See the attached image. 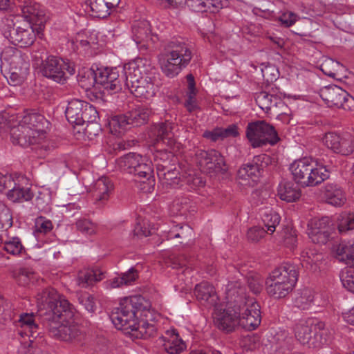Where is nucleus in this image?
<instances>
[{
  "label": "nucleus",
  "mask_w": 354,
  "mask_h": 354,
  "mask_svg": "<svg viewBox=\"0 0 354 354\" xmlns=\"http://www.w3.org/2000/svg\"><path fill=\"white\" fill-rule=\"evenodd\" d=\"M50 122L41 113L26 110L17 115L9 112L0 113V129H10V138L14 145L30 147L38 158H44L50 150L46 140Z\"/></svg>",
  "instance_id": "1"
},
{
  "label": "nucleus",
  "mask_w": 354,
  "mask_h": 354,
  "mask_svg": "<svg viewBox=\"0 0 354 354\" xmlns=\"http://www.w3.org/2000/svg\"><path fill=\"white\" fill-rule=\"evenodd\" d=\"M38 306L46 310L48 320L45 324L49 335L66 342L81 341L84 334L82 327L71 320L73 308L68 300L53 288H48L37 297Z\"/></svg>",
  "instance_id": "2"
},
{
  "label": "nucleus",
  "mask_w": 354,
  "mask_h": 354,
  "mask_svg": "<svg viewBox=\"0 0 354 354\" xmlns=\"http://www.w3.org/2000/svg\"><path fill=\"white\" fill-rule=\"evenodd\" d=\"M149 308V302L140 295L126 297L112 311L110 318L118 330L136 338L147 339L156 334V327L144 320L138 322V317Z\"/></svg>",
  "instance_id": "3"
},
{
  "label": "nucleus",
  "mask_w": 354,
  "mask_h": 354,
  "mask_svg": "<svg viewBox=\"0 0 354 354\" xmlns=\"http://www.w3.org/2000/svg\"><path fill=\"white\" fill-rule=\"evenodd\" d=\"M150 68L149 62L142 57L124 65L125 86L136 97L150 100L155 96L158 87L155 86V77L147 73Z\"/></svg>",
  "instance_id": "4"
},
{
  "label": "nucleus",
  "mask_w": 354,
  "mask_h": 354,
  "mask_svg": "<svg viewBox=\"0 0 354 354\" xmlns=\"http://www.w3.org/2000/svg\"><path fill=\"white\" fill-rule=\"evenodd\" d=\"M226 308L216 313V324L220 330L231 333L240 324V315L246 304L245 288L239 281H230L225 287Z\"/></svg>",
  "instance_id": "5"
},
{
  "label": "nucleus",
  "mask_w": 354,
  "mask_h": 354,
  "mask_svg": "<svg viewBox=\"0 0 354 354\" xmlns=\"http://www.w3.org/2000/svg\"><path fill=\"white\" fill-rule=\"evenodd\" d=\"M193 51L189 44L182 38H172L167 41L158 55L162 73L169 78L178 75L191 62Z\"/></svg>",
  "instance_id": "6"
},
{
  "label": "nucleus",
  "mask_w": 354,
  "mask_h": 354,
  "mask_svg": "<svg viewBox=\"0 0 354 354\" xmlns=\"http://www.w3.org/2000/svg\"><path fill=\"white\" fill-rule=\"evenodd\" d=\"M298 271L294 264L284 263L270 273L266 280L268 294L276 299L283 298L294 288Z\"/></svg>",
  "instance_id": "7"
},
{
  "label": "nucleus",
  "mask_w": 354,
  "mask_h": 354,
  "mask_svg": "<svg viewBox=\"0 0 354 354\" xmlns=\"http://www.w3.org/2000/svg\"><path fill=\"white\" fill-rule=\"evenodd\" d=\"M320 80L316 77L311 82V104L313 99L315 104H318L319 100H322L328 106H336L344 110L350 111L354 109V98L345 90L336 85L324 86L319 88Z\"/></svg>",
  "instance_id": "8"
},
{
  "label": "nucleus",
  "mask_w": 354,
  "mask_h": 354,
  "mask_svg": "<svg viewBox=\"0 0 354 354\" xmlns=\"http://www.w3.org/2000/svg\"><path fill=\"white\" fill-rule=\"evenodd\" d=\"M116 165L121 171L133 174L140 179V182L147 183V191L153 187L155 180L153 164L147 157L129 153L118 158Z\"/></svg>",
  "instance_id": "9"
},
{
  "label": "nucleus",
  "mask_w": 354,
  "mask_h": 354,
  "mask_svg": "<svg viewBox=\"0 0 354 354\" xmlns=\"http://www.w3.org/2000/svg\"><path fill=\"white\" fill-rule=\"evenodd\" d=\"M1 66L8 67L6 76L10 85L20 84L28 74L30 64L28 57L14 47H6L1 53Z\"/></svg>",
  "instance_id": "10"
},
{
  "label": "nucleus",
  "mask_w": 354,
  "mask_h": 354,
  "mask_svg": "<svg viewBox=\"0 0 354 354\" xmlns=\"http://www.w3.org/2000/svg\"><path fill=\"white\" fill-rule=\"evenodd\" d=\"M246 137L253 148L268 144L274 145L279 140L274 127L264 120L250 122L246 128Z\"/></svg>",
  "instance_id": "11"
},
{
  "label": "nucleus",
  "mask_w": 354,
  "mask_h": 354,
  "mask_svg": "<svg viewBox=\"0 0 354 354\" xmlns=\"http://www.w3.org/2000/svg\"><path fill=\"white\" fill-rule=\"evenodd\" d=\"M37 27L31 24L16 26L12 21L6 25L3 30V35L15 46L20 48H27L33 44L36 37H40L37 31Z\"/></svg>",
  "instance_id": "12"
},
{
  "label": "nucleus",
  "mask_w": 354,
  "mask_h": 354,
  "mask_svg": "<svg viewBox=\"0 0 354 354\" xmlns=\"http://www.w3.org/2000/svg\"><path fill=\"white\" fill-rule=\"evenodd\" d=\"M75 71L74 67L68 62L53 55L48 56L42 64L43 75L59 84H64L66 81V72L72 75Z\"/></svg>",
  "instance_id": "13"
},
{
  "label": "nucleus",
  "mask_w": 354,
  "mask_h": 354,
  "mask_svg": "<svg viewBox=\"0 0 354 354\" xmlns=\"http://www.w3.org/2000/svg\"><path fill=\"white\" fill-rule=\"evenodd\" d=\"M124 72L123 68H99L93 72V80L97 84H100L108 92L116 93L122 89V79L120 72Z\"/></svg>",
  "instance_id": "14"
},
{
  "label": "nucleus",
  "mask_w": 354,
  "mask_h": 354,
  "mask_svg": "<svg viewBox=\"0 0 354 354\" xmlns=\"http://www.w3.org/2000/svg\"><path fill=\"white\" fill-rule=\"evenodd\" d=\"M114 185L107 177L98 178L93 185L91 196L93 204L97 209L105 207L113 195Z\"/></svg>",
  "instance_id": "15"
},
{
  "label": "nucleus",
  "mask_w": 354,
  "mask_h": 354,
  "mask_svg": "<svg viewBox=\"0 0 354 354\" xmlns=\"http://www.w3.org/2000/svg\"><path fill=\"white\" fill-rule=\"evenodd\" d=\"M272 162L270 156L262 153L255 156L252 160L243 165L238 171L239 178L246 180L251 178L252 181L256 182L262 175L263 169L267 167Z\"/></svg>",
  "instance_id": "16"
},
{
  "label": "nucleus",
  "mask_w": 354,
  "mask_h": 354,
  "mask_svg": "<svg viewBox=\"0 0 354 354\" xmlns=\"http://www.w3.org/2000/svg\"><path fill=\"white\" fill-rule=\"evenodd\" d=\"M132 34L133 39L140 51L150 48L158 40V36L151 33L149 24L146 21L135 23L132 26Z\"/></svg>",
  "instance_id": "17"
},
{
  "label": "nucleus",
  "mask_w": 354,
  "mask_h": 354,
  "mask_svg": "<svg viewBox=\"0 0 354 354\" xmlns=\"http://www.w3.org/2000/svg\"><path fill=\"white\" fill-rule=\"evenodd\" d=\"M245 301V306L242 308V310L245 309L244 313L241 312L240 315V325L247 330H253L261 322L260 306L253 299L247 297Z\"/></svg>",
  "instance_id": "18"
},
{
  "label": "nucleus",
  "mask_w": 354,
  "mask_h": 354,
  "mask_svg": "<svg viewBox=\"0 0 354 354\" xmlns=\"http://www.w3.org/2000/svg\"><path fill=\"white\" fill-rule=\"evenodd\" d=\"M21 17L27 22L37 26V33L42 32L46 21L45 13L41 6L36 2L25 1L21 6Z\"/></svg>",
  "instance_id": "19"
},
{
  "label": "nucleus",
  "mask_w": 354,
  "mask_h": 354,
  "mask_svg": "<svg viewBox=\"0 0 354 354\" xmlns=\"http://www.w3.org/2000/svg\"><path fill=\"white\" fill-rule=\"evenodd\" d=\"M196 158L199 164L209 172H218L225 170V162L221 153L215 150H198Z\"/></svg>",
  "instance_id": "20"
},
{
  "label": "nucleus",
  "mask_w": 354,
  "mask_h": 354,
  "mask_svg": "<svg viewBox=\"0 0 354 354\" xmlns=\"http://www.w3.org/2000/svg\"><path fill=\"white\" fill-rule=\"evenodd\" d=\"M17 333L21 337L36 338L41 337L39 326L34 313H23L15 322Z\"/></svg>",
  "instance_id": "21"
},
{
  "label": "nucleus",
  "mask_w": 354,
  "mask_h": 354,
  "mask_svg": "<svg viewBox=\"0 0 354 354\" xmlns=\"http://www.w3.org/2000/svg\"><path fill=\"white\" fill-rule=\"evenodd\" d=\"M290 170L295 180L302 187H307L310 183V158L304 157L295 160L290 165Z\"/></svg>",
  "instance_id": "22"
},
{
  "label": "nucleus",
  "mask_w": 354,
  "mask_h": 354,
  "mask_svg": "<svg viewBox=\"0 0 354 354\" xmlns=\"http://www.w3.org/2000/svg\"><path fill=\"white\" fill-rule=\"evenodd\" d=\"M331 223L328 216L311 219V241L324 244L329 237L328 225Z\"/></svg>",
  "instance_id": "23"
},
{
  "label": "nucleus",
  "mask_w": 354,
  "mask_h": 354,
  "mask_svg": "<svg viewBox=\"0 0 354 354\" xmlns=\"http://www.w3.org/2000/svg\"><path fill=\"white\" fill-rule=\"evenodd\" d=\"M157 175L163 185L171 187L183 186V180L180 177L179 171L176 167L167 166L162 164H157Z\"/></svg>",
  "instance_id": "24"
},
{
  "label": "nucleus",
  "mask_w": 354,
  "mask_h": 354,
  "mask_svg": "<svg viewBox=\"0 0 354 354\" xmlns=\"http://www.w3.org/2000/svg\"><path fill=\"white\" fill-rule=\"evenodd\" d=\"M314 330L313 344L315 348H322L329 344L332 339V334L325 324L315 317H311V331Z\"/></svg>",
  "instance_id": "25"
},
{
  "label": "nucleus",
  "mask_w": 354,
  "mask_h": 354,
  "mask_svg": "<svg viewBox=\"0 0 354 354\" xmlns=\"http://www.w3.org/2000/svg\"><path fill=\"white\" fill-rule=\"evenodd\" d=\"M321 192V200L335 207H341L346 201L345 192L337 184H327Z\"/></svg>",
  "instance_id": "26"
},
{
  "label": "nucleus",
  "mask_w": 354,
  "mask_h": 354,
  "mask_svg": "<svg viewBox=\"0 0 354 354\" xmlns=\"http://www.w3.org/2000/svg\"><path fill=\"white\" fill-rule=\"evenodd\" d=\"M194 295L198 301L207 306L217 304L218 298L214 287L206 281H203L195 286Z\"/></svg>",
  "instance_id": "27"
},
{
  "label": "nucleus",
  "mask_w": 354,
  "mask_h": 354,
  "mask_svg": "<svg viewBox=\"0 0 354 354\" xmlns=\"http://www.w3.org/2000/svg\"><path fill=\"white\" fill-rule=\"evenodd\" d=\"M322 62L319 65V69L326 75L341 80L346 77V68L339 62L329 57H322Z\"/></svg>",
  "instance_id": "28"
},
{
  "label": "nucleus",
  "mask_w": 354,
  "mask_h": 354,
  "mask_svg": "<svg viewBox=\"0 0 354 354\" xmlns=\"http://www.w3.org/2000/svg\"><path fill=\"white\" fill-rule=\"evenodd\" d=\"M185 4L196 12L216 13L223 6L222 0H185Z\"/></svg>",
  "instance_id": "29"
},
{
  "label": "nucleus",
  "mask_w": 354,
  "mask_h": 354,
  "mask_svg": "<svg viewBox=\"0 0 354 354\" xmlns=\"http://www.w3.org/2000/svg\"><path fill=\"white\" fill-rule=\"evenodd\" d=\"M174 122L165 120V122L155 124L152 129V133L156 137L157 141H162L168 145H171L174 143Z\"/></svg>",
  "instance_id": "30"
},
{
  "label": "nucleus",
  "mask_w": 354,
  "mask_h": 354,
  "mask_svg": "<svg viewBox=\"0 0 354 354\" xmlns=\"http://www.w3.org/2000/svg\"><path fill=\"white\" fill-rule=\"evenodd\" d=\"M1 250L15 257H21L26 254V249L21 239L17 236H7L1 241Z\"/></svg>",
  "instance_id": "31"
},
{
  "label": "nucleus",
  "mask_w": 354,
  "mask_h": 354,
  "mask_svg": "<svg viewBox=\"0 0 354 354\" xmlns=\"http://www.w3.org/2000/svg\"><path fill=\"white\" fill-rule=\"evenodd\" d=\"M84 101L74 99L70 101L66 109L65 114L68 121L75 125H82V113Z\"/></svg>",
  "instance_id": "32"
},
{
  "label": "nucleus",
  "mask_w": 354,
  "mask_h": 354,
  "mask_svg": "<svg viewBox=\"0 0 354 354\" xmlns=\"http://www.w3.org/2000/svg\"><path fill=\"white\" fill-rule=\"evenodd\" d=\"M105 277L106 272L101 269L86 270L79 272L77 282L82 288H87L93 286L96 282L102 281Z\"/></svg>",
  "instance_id": "33"
},
{
  "label": "nucleus",
  "mask_w": 354,
  "mask_h": 354,
  "mask_svg": "<svg viewBox=\"0 0 354 354\" xmlns=\"http://www.w3.org/2000/svg\"><path fill=\"white\" fill-rule=\"evenodd\" d=\"M99 118L98 112L95 107L92 104L84 101V110L82 113L83 124L88 123L85 128V131L87 134H91L92 132L90 129L93 126L96 129V132L93 133L97 135L100 131V127L97 122Z\"/></svg>",
  "instance_id": "34"
},
{
  "label": "nucleus",
  "mask_w": 354,
  "mask_h": 354,
  "mask_svg": "<svg viewBox=\"0 0 354 354\" xmlns=\"http://www.w3.org/2000/svg\"><path fill=\"white\" fill-rule=\"evenodd\" d=\"M9 200L15 203H22L30 201L34 194L29 187H25L14 180V185L6 193Z\"/></svg>",
  "instance_id": "35"
},
{
  "label": "nucleus",
  "mask_w": 354,
  "mask_h": 354,
  "mask_svg": "<svg viewBox=\"0 0 354 354\" xmlns=\"http://www.w3.org/2000/svg\"><path fill=\"white\" fill-rule=\"evenodd\" d=\"M151 113V111L148 107L138 105L129 111L126 114L130 126L138 127L147 122Z\"/></svg>",
  "instance_id": "36"
},
{
  "label": "nucleus",
  "mask_w": 354,
  "mask_h": 354,
  "mask_svg": "<svg viewBox=\"0 0 354 354\" xmlns=\"http://www.w3.org/2000/svg\"><path fill=\"white\" fill-rule=\"evenodd\" d=\"M162 339L164 348L169 354H179L185 348L184 342L174 330L167 331Z\"/></svg>",
  "instance_id": "37"
},
{
  "label": "nucleus",
  "mask_w": 354,
  "mask_h": 354,
  "mask_svg": "<svg viewBox=\"0 0 354 354\" xmlns=\"http://www.w3.org/2000/svg\"><path fill=\"white\" fill-rule=\"evenodd\" d=\"M277 191L280 199L288 203L294 202L301 196V192L298 186L290 181L281 182L279 185Z\"/></svg>",
  "instance_id": "38"
},
{
  "label": "nucleus",
  "mask_w": 354,
  "mask_h": 354,
  "mask_svg": "<svg viewBox=\"0 0 354 354\" xmlns=\"http://www.w3.org/2000/svg\"><path fill=\"white\" fill-rule=\"evenodd\" d=\"M333 251L339 261L344 262L348 266H354V243L348 245L342 242L334 245Z\"/></svg>",
  "instance_id": "39"
},
{
  "label": "nucleus",
  "mask_w": 354,
  "mask_h": 354,
  "mask_svg": "<svg viewBox=\"0 0 354 354\" xmlns=\"http://www.w3.org/2000/svg\"><path fill=\"white\" fill-rule=\"evenodd\" d=\"M107 124L112 134L119 136L130 126L127 114L114 115L108 118Z\"/></svg>",
  "instance_id": "40"
},
{
  "label": "nucleus",
  "mask_w": 354,
  "mask_h": 354,
  "mask_svg": "<svg viewBox=\"0 0 354 354\" xmlns=\"http://www.w3.org/2000/svg\"><path fill=\"white\" fill-rule=\"evenodd\" d=\"M329 178V171L317 159L311 157V186L317 185Z\"/></svg>",
  "instance_id": "41"
},
{
  "label": "nucleus",
  "mask_w": 354,
  "mask_h": 354,
  "mask_svg": "<svg viewBox=\"0 0 354 354\" xmlns=\"http://www.w3.org/2000/svg\"><path fill=\"white\" fill-rule=\"evenodd\" d=\"M255 101L259 108L268 113L272 107H276L280 100L277 96L262 91L256 94Z\"/></svg>",
  "instance_id": "42"
},
{
  "label": "nucleus",
  "mask_w": 354,
  "mask_h": 354,
  "mask_svg": "<svg viewBox=\"0 0 354 354\" xmlns=\"http://www.w3.org/2000/svg\"><path fill=\"white\" fill-rule=\"evenodd\" d=\"M262 222L267 233L272 234L279 225L281 218L278 213L271 209H266L261 214Z\"/></svg>",
  "instance_id": "43"
},
{
  "label": "nucleus",
  "mask_w": 354,
  "mask_h": 354,
  "mask_svg": "<svg viewBox=\"0 0 354 354\" xmlns=\"http://www.w3.org/2000/svg\"><path fill=\"white\" fill-rule=\"evenodd\" d=\"M171 208L174 213L182 215L194 210L192 200L185 195L177 196L172 202Z\"/></svg>",
  "instance_id": "44"
},
{
  "label": "nucleus",
  "mask_w": 354,
  "mask_h": 354,
  "mask_svg": "<svg viewBox=\"0 0 354 354\" xmlns=\"http://www.w3.org/2000/svg\"><path fill=\"white\" fill-rule=\"evenodd\" d=\"M337 228L341 234L354 230V213H341L337 218Z\"/></svg>",
  "instance_id": "45"
},
{
  "label": "nucleus",
  "mask_w": 354,
  "mask_h": 354,
  "mask_svg": "<svg viewBox=\"0 0 354 354\" xmlns=\"http://www.w3.org/2000/svg\"><path fill=\"white\" fill-rule=\"evenodd\" d=\"M18 348L19 354H35V348L43 341V337L36 338L22 337Z\"/></svg>",
  "instance_id": "46"
},
{
  "label": "nucleus",
  "mask_w": 354,
  "mask_h": 354,
  "mask_svg": "<svg viewBox=\"0 0 354 354\" xmlns=\"http://www.w3.org/2000/svg\"><path fill=\"white\" fill-rule=\"evenodd\" d=\"M93 15L95 17L104 18L110 15L109 7L104 0H89Z\"/></svg>",
  "instance_id": "47"
},
{
  "label": "nucleus",
  "mask_w": 354,
  "mask_h": 354,
  "mask_svg": "<svg viewBox=\"0 0 354 354\" xmlns=\"http://www.w3.org/2000/svg\"><path fill=\"white\" fill-rule=\"evenodd\" d=\"M75 226L80 232L86 236L95 234L97 229L96 223L85 218L78 219L75 223Z\"/></svg>",
  "instance_id": "48"
},
{
  "label": "nucleus",
  "mask_w": 354,
  "mask_h": 354,
  "mask_svg": "<svg viewBox=\"0 0 354 354\" xmlns=\"http://www.w3.org/2000/svg\"><path fill=\"white\" fill-rule=\"evenodd\" d=\"M337 148L336 153H339L344 156H348L352 153L354 151L353 138L348 134L340 137V142Z\"/></svg>",
  "instance_id": "49"
},
{
  "label": "nucleus",
  "mask_w": 354,
  "mask_h": 354,
  "mask_svg": "<svg viewBox=\"0 0 354 354\" xmlns=\"http://www.w3.org/2000/svg\"><path fill=\"white\" fill-rule=\"evenodd\" d=\"M12 211L3 203L0 205V228L8 229L12 226Z\"/></svg>",
  "instance_id": "50"
},
{
  "label": "nucleus",
  "mask_w": 354,
  "mask_h": 354,
  "mask_svg": "<svg viewBox=\"0 0 354 354\" xmlns=\"http://www.w3.org/2000/svg\"><path fill=\"white\" fill-rule=\"evenodd\" d=\"M295 337L301 344H308L310 342V329L308 328L307 321L301 322L297 325Z\"/></svg>",
  "instance_id": "51"
},
{
  "label": "nucleus",
  "mask_w": 354,
  "mask_h": 354,
  "mask_svg": "<svg viewBox=\"0 0 354 354\" xmlns=\"http://www.w3.org/2000/svg\"><path fill=\"white\" fill-rule=\"evenodd\" d=\"M53 227L51 221L45 217L39 216L35 220V232L47 234L52 230Z\"/></svg>",
  "instance_id": "52"
},
{
  "label": "nucleus",
  "mask_w": 354,
  "mask_h": 354,
  "mask_svg": "<svg viewBox=\"0 0 354 354\" xmlns=\"http://www.w3.org/2000/svg\"><path fill=\"white\" fill-rule=\"evenodd\" d=\"M192 229L187 225L176 226L171 232H169V239L173 238H187L191 236Z\"/></svg>",
  "instance_id": "53"
},
{
  "label": "nucleus",
  "mask_w": 354,
  "mask_h": 354,
  "mask_svg": "<svg viewBox=\"0 0 354 354\" xmlns=\"http://www.w3.org/2000/svg\"><path fill=\"white\" fill-rule=\"evenodd\" d=\"M340 136L335 133H326L324 138V144L329 149L336 153L338 145L340 142Z\"/></svg>",
  "instance_id": "54"
},
{
  "label": "nucleus",
  "mask_w": 354,
  "mask_h": 354,
  "mask_svg": "<svg viewBox=\"0 0 354 354\" xmlns=\"http://www.w3.org/2000/svg\"><path fill=\"white\" fill-rule=\"evenodd\" d=\"M261 71L263 80L268 82H272L277 78V69L272 65L261 67Z\"/></svg>",
  "instance_id": "55"
},
{
  "label": "nucleus",
  "mask_w": 354,
  "mask_h": 354,
  "mask_svg": "<svg viewBox=\"0 0 354 354\" xmlns=\"http://www.w3.org/2000/svg\"><path fill=\"white\" fill-rule=\"evenodd\" d=\"M79 301L89 313H93L96 309L94 298L88 294H83L79 297Z\"/></svg>",
  "instance_id": "56"
},
{
  "label": "nucleus",
  "mask_w": 354,
  "mask_h": 354,
  "mask_svg": "<svg viewBox=\"0 0 354 354\" xmlns=\"http://www.w3.org/2000/svg\"><path fill=\"white\" fill-rule=\"evenodd\" d=\"M343 286L349 291L354 292V270H348L341 277Z\"/></svg>",
  "instance_id": "57"
},
{
  "label": "nucleus",
  "mask_w": 354,
  "mask_h": 354,
  "mask_svg": "<svg viewBox=\"0 0 354 354\" xmlns=\"http://www.w3.org/2000/svg\"><path fill=\"white\" fill-rule=\"evenodd\" d=\"M266 231L264 228L260 227H252L247 232V237L252 241H258L265 236Z\"/></svg>",
  "instance_id": "58"
},
{
  "label": "nucleus",
  "mask_w": 354,
  "mask_h": 354,
  "mask_svg": "<svg viewBox=\"0 0 354 354\" xmlns=\"http://www.w3.org/2000/svg\"><path fill=\"white\" fill-rule=\"evenodd\" d=\"M248 287L254 294L259 293L262 290L263 280L259 275L251 276L248 280Z\"/></svg>",
  "instance_id": "59"
},
{
  "label": "nucleus",
  "mask_w": 354,
  "mask_h": 354,
  "mask_svg": "<svg viewBox=\"0 0 354 354\" xmlns=\"http://www.w3.org/2000/svg\"><path fill=\"white\" fill-rule=\"evenodd\" d=\"M34 273L27 268H21L19 272L17 281L21 286L28 284L32 279Z\"/></svg>",
  "instance_id": "60"
},
{
  "label": "nucleus",
  "mask_w": 354,
  "mask_h": 354,
  "mask_svg": "<svg viewBox=\"0 0 354 354\" xmlns=\"http://www.w3.org/2000/svg\"><path fill=\"white\" fill-rule=\"evenodd\" d=\"M120 277L124 286H130L138 279V273L136 270L131 268L127 272L122 273Z\"/></svg>",
  "instance_id": "61"
},
{
  "label": "nucleus",
  "mask_w": 354,
  "mask_h": 354,
  "mask_svg": "<svg viewBox=\"0 0 354 354\" xmlns=\"http://www.w3.org/2000/svg\"><path fill=\"white\" fill-rule=\"evenodd\" d=\"M223 139L235 138L239 135L238 126L235 124L229 125L226 128L219 127Z\"/></svg>",
  "instance_id": "62"
},
{
  "label": "nucleus",
  "mask_w": 354,
  "mask_h": 354,
  "mask_svg": "<svg viewBox=\"0 0 354 354\" xmlns=\"http://www.w3.org/2000/svg\"><path fill=\"white\" fill-rule=\"evenodd\" d=\"M279 21L285 27H290L296 22L297 16L292 12H286L279 17Z\"/></svg>",
  "instance_id": "63"
},
{
  "label": "nucleus",
  "mask_w": 354,
  "mask_h": 354,
  "mask_svg": "<svg viewBox=\"0 0 354 354\" xmlns=\"http://www.w3.org/2000/svg\"><path fill=\"white\" fill-rule=\"evenodd\" d=\"M124 285L122 280L120 277H115L109 280L105 281L102 283V286L105 290H111L114 288H118L122 287Z\"/></svg>",
  "instance_id": "64"
}]
</instances>
